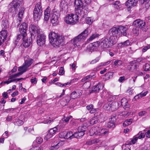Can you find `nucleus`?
Wrapping results in <instances>:
<instances>
[{"label":"nucleus","mask_w":150,"mask_h":150,"mask_svg":"<svg viewBox=\"0 0 150 150\" xmlns=\"http://www.w3.org/2000/svg\"><path fill=\"white\" fill-rule=\"evenodd\" d=\"M113 73L112 72H108L105 74V76L108 79H110L112 77Z\"/></svg>","instance_id":"obj_56"},{"label":"nucleus","mask_w":150,"mask_h":150,"mask_svg":"<svg viewBox=\"0 0 150 150\" xmlns=\"http://www.w3.org/2000/svg\"><path fill=\"white\" fill-rule=\"evenodd\" d=\"M138 67L137 64H131L130 66L128 67V68L129 69V70L132 71H134L136 70Z\"/></svg>","instance_id":"obj_41"},{"label":"nucleus","mask_w":150,"mask_h":150,"mask_svg":"<svg viewBox=\"0 0 150 150\" xmlns=\"http://www.w3.org/2000/svg\"><path fill=\"white\" fill-rule=\"evenodd\" d=\"M111 111H115L117 110L119 107L118 102H113L111 103H110Z\"/></svg>","instance_id":"obj_21"},{"label":"nucleus","mask_w":150,"mask_h":150,"mask_svg":"<svg viewBox=\"0 0 150 150\" xmlns=\"http://www.w3.org/2000/svg\"><path fill=\"white\" fill-rule=\"evenodd\" d=\"M133 25L136 27L140 28L144 31L145 32L147 30L145 22L140 19H137L134 21L133 23Z\"/></svg>","instance_id":"obj_10"},{"label":"nucleus","mask_w":150,"mask_h":150,"mask_svg":"<svg viewBox=\"0 0 150 150\" xmlns=\"http://www.w3.org/2000/svg\"><path fill=\"white\" fill-rule=\"evenodd\" d=\"M138 0H128L125 3V5L128 8H131L136 6Z\"/></svg>","instance_id":"obj_19"},{"label":"nucleus","mask_w":150,"mask_h":150,"mask_svg":"<svg viewBox=\"0 0 150 150\" xmlns=\"http://www.w3.org/2000/svg\"><path fill=\"white\" fill-rule=\"evenodd\" d=\"M117 28L119 32V37L121 35H122L124 36L126 35L127 33L126 31L128 29L127 26H120L117 27Z\"/></svg>","instance_id":"obj_15"},{"label":"nucleus","mask_w":150,"mask_h":150,"mask_svg":"<svg viewBox=\"0 0 150 150\" xmlns=\"http://www.w3.org/2000/svg\"><path fill=\"white\" fill-rule=\"evenodd\" d=\"M144 70L146 71L150 70V65L149 64L147 63L145 64Z\"/></svg>","instance_id":"obj_61"},{"label":"nucleus","mask_w":150,"mask_h":150,"mask_svg":"<svg viewBox=\"0 0 150 150\" xmlns=\"http://www.w3.org/2000/svg\"><path fill=\"white\" fill-rule=\"evenodd\" d=\"M121 105L124 108H129L130 107L127 100L126 98H124L122 99L121 101Z\"/></svg>","instance_id":"obj_23"},{"label":"nucleus","mask_w":150,"mask_h":150,"mask_svg":"<svg viewBox=\"0 0 150 150\" xmlns=\"http://www.w3.org/2000/svg\"><path fill=\"white\" fill-rule=\"evenodd\" d=\"M71 83V82H68L66 83H65L64 84L62 83H61L59 82H57L55 83V84L57 86L60 87H62L64 86H66L67 85H69Z\"/></svg>","instance_id":"obj_48"},{"label":"nucleus","mask_w":150,"mask_h":150,"mask_svg":"<svg viewBox=\"0 0 150 150\" xmlns=\"http://www.w3.org/2000/svg\"><path fill=\"white\" fill-rule=\"evenodd\" d=\"M23 45L25 47H28L30 44V41H28V40H23Z\"/></svg>","instance_id":"obj_47"},{"label":"nucleus","mask_w":150,"mask_h":150,"mask_svg":"<svg viewBox=\"0 0 150 150\" xmlns=\"http://www.w3.org/2000/svg\"><path fill=\"white\" fill-rule=\"evenodd\" d=\"M143 59L142 57L135 59L134 60L130 62V64H135L139 63L142 61Z\"/></svg>","instance_id":"obj_34"},{"label":"nucleus","mask_w":150,"mask_h":150,"mask_svg":"<svg viewBox=\"0 0 150 150\" xmlns=\"http://www.w3.org/2000/svg\"><path fill=\"white\" fill-rule=\"evenodd\" d=\"M100 45V42L97 41L90 44L87 47V51L91 52L95 50H96L98 47Z\"/></svg>","instance_id":"obj_11"},{"label":"nucleus","mask_w":150,"mask_h":150,"mask_svg":"<svg viewBox=\"0 0 150 150\" xmlns=\"http://www.w3.org/2000/svg\"><path fill=\"white\" fill-rule=\"evenodd\" d=\"M116 119L114 116L111 118L110 121L109 122L107 125V126L109 128H113L115 127V122Z\"/></svg>","instance_id":"obj_25"},{"label":"nucleus","mask_w":150,"mask_h":150,"mask_svg":"<svg viewBox=\"0 0 150 150\" xmlns=\"http://www.w3.org/2000/svg\"><path fill=\"white\" fill-rule=\"evenodd\" d=\"M84 134V133L81 132V133L77 132L74 134V138H79L81 137Z\"/></svg>","instance_id":"obj_36"},{"label":"nucleus","mask_w":150,"mask_h":150,"mask_svg":"<svg viewBox=\"0 0 150 150\" xmlns=\"http://www.w3.org/2000/svg\"><path fill=\"white\" fill-rule=\"evenodd\" d=\"M113 4L114 7L117 9H120L121 8V5L119 1L114 2Z\"/></svg>","instance_id":"obj_35"},{"label":"nucleus","mask_w":150,"mask_h":150,"mask_svg":"<svg viewBox=\"0 0 150 150\" xmlns=\"http://www.w3.org/2000/svg\"><path fill=\"white\" fill-rule=\"evenodd\" d=\"M108 35L111 37V38H113L114 37L119 36V32L118 30L117 27H115L111 28L109 31Z\"/></svg>","instance_id":"obj_13"},{"label":"nucleus","mask_w":150,"mask_h":150,"mask_svg":"<svg viewBox=\"0 0 150 150\" xmlns=\"http://www.w3.org/2000/svg\"><path fill=\"white\" fill-rule=\"evenodd\" d=\"M139 27L133 28L132 31V34H134L135 35L138 36L139 34Z\"/></svg>","instance_id":"obj_27"},{"label":"nucleus","mask_w":150,"mask_h":150,"mask_svg":"<svg viewBox=\"0 0 150 150\" xmlns=\"http://www.w3.org/2000/svg\"><path fill=\"white\" fill-rule=\"evenodd\" d=\"M85 131V129L84 127L81 126H79L78 127L77 131L78 132L80 133L83 132V133H84Z\"/></svg>","instance_id":"obj_54"},{"label":"nucleus","mask_w":150,"mask_h":150,"mask_svg":"<svg viewBox=\"0 0 150 150\" xmlns=\"http://www.w3.org/2000/svg\"><path fill=\"white\" fill-rule=\"evenodd\" d=\"M49 38L50 43L54 47L59 46L64 39V36L59 35L53 31H52L49 33Z\"/></svg>","instance_id":"obj_1"},{"label":"nucleus","mask_w":150,"mask_h":150,"mask_svg":"<svg viewBox=\"0 0 150 150\" xmlns=\"http://www.w3.org/2000/svg\"><path fill=\"white\" fill-rule=\"evenodd\" d=\"M136 137H137V139L139 138L141 139L142 138H144L145 136V134L141 132H139L137 135H135Z\"/></svg>","instance_id":"obj_51"},{"label":"nucleus","mask_w":150,"mask_h":150,"mask_svg":"<svg viewBox=\"0 0 150 150\" xmlns=\"http://www.w3.org/2000/svg\"><path fill=\"white\" fill-rule=\"evenodd\" d=\"M60 6L62 9L65 8L67 7V2L64 0H62L60 3Z\"/></svg>","instance_id":"obj_37"},{"label":"nucleus","mask_w":150,"mask_h":150,"mask_svg":"<svg viewBox=\"0 0 150 150\" xmlns=\"http://www.w3.org/2000/svg\"><path fill=\"white\" fill-rule=\"evenodd\" d=\"M144 7L146 9L149 8L150 6V0H143Z\"/></svg>","instance_id":"obj_38"},{"label":"nucleus","mask_w":150,"mask_h":150,"mask_svg":"<svg viewBox=\"0 0 150 150\" xmlns=\"http://www.w3.org/2000/svg\"><path fill=\"white\" fill-rule=\"evenodd\" d=\"M46 36L44 35L41 29L37 30V42L38 45L41 46L43 45L45 42Z\"/></svg>","instance_id":"obj_6"},{"label":"nucleus","mask_w":150,"mask_h":150,"mask_svg":"<svg viewBox=\"0 0 150 150\" xmlns=\"http://www.w3.org/2000/svg\"><path fill=\"white\" fill-rule=\"evenodd\" d=\"M31 83L34 84H35L37 83V80L35 77H32L30 80Z\"/></svg>","instance_id":"obj_63"},{"label":"nucleus","mask_w":150,"mask_h":150,"mask_svg":"<svg viewBox=\"0 0 150 150\" xmlns=\"http://www.w3.org/2000/svg\"><path fill=\"white\" fill-rule=\"evenodd\" d=\"M66 134H67L66 131L61 132L59 134V137L61 138L67 139Z\"/></svg>","instance_id":"obj_45"},{"label":"nucleus","mask_w":150,"mask_h":150,"mask_svg":"<svg viewBox=\"0 0 150 150\" xmlns=\"http://www.w3.org/2000/svg\"><path fill=\"white\" fill-rule=\"evenodd\" d=\"M24 8L23 7H22L20 10L19 11V13L18 14V23L17 25L18 26L20 24L21 21H22V18L23 16V14L24 12Z\"/></svg>","instance_id":"obj_24"},{"label":"nucleus","mask_w":150,"mask_h":150,"mask_svg":"<svg viewBox=\"0 0 150 150\" xmlns=\"http://www.w3.org/2000/svg\"><path fill=\"white\" fill-rule=\"evenodd\" d=\"M93 22V21L90 17H87L86 18V23L89 24H91Z\"/></svg>","instance_id":"obj_53"},{"label":"nucleus","mask_w":150,"mask_h":150,"mask_svg":"<svg viewBox=\"0 0 150 150\" xmlns=\"http://www.w3.org/2000/svg\"><path fill=\"white\" fill-rule=\"evenodd\" d=\"M111 62L110 61H108L106 62H104V63H102L99 66H104L106 65H108V64H110Z\"/></svg>","instance_id":"obj_62"},{"label":"nucleus","mask_w":150,"mask_h":150,"mask_svg":"<svg viewBox=\"0 0 150 150\" xmlns=\"http://www.w3.org/2000/svg\"><path fill=\"white\" fill-rule=\"evenodd\" d=\"M38 29H41L39 27L35 26L33 25H31L29 27V30L30 33L31 35V38L32 39H34L35 38L36 34L35 31H36L37 33V30Z\"/></svg>","instance_id":"obj_12"},{"label":"nucleus","mask_w":150,"mask_h":150,"mask_svg":"<svg viewBox=\"0 0 150 150\" xmlns=\"http://www.w3.org/2000/svg\"><path fill=\"white\" fill-rule=\"evenodd\" d=\"M59 143H58L56 145L51 146L50 148V150H56L59 147Z\"/></svg>","instance_id":"obj_52"},{"label":"nucleus","mask_w":150,"mask_h":150,"mask_svg":"<svg viewBox=\"0 0 150 150\" xmlns=\"http://www.w3.org/2000/svg\"><path fill=\"white\" fill-rule=\"evenodd\" d=\"M122 64V62L120 60H116L114 62V64L115 65V67H119Z\"/></svg>","instance_id":"obj_49"},{"label":"nucleus","mask_w":150,"mask_h":150,"mask_svg":"<svg viewBox=\"0 0 150 150\" xmlns=\"http://www.w3.org/2000/svg\"><path fill=\"white\" fill-rule=\"evenodd\" d=\"M75 11L76 13L81 15L83 12V5L81 0H75Z\"/></svg>","instance_id":"obj_8"},{"label":"nucleus","mask_w":150,"mask_h":150,"mask_svg":"<svg viewBox=\"0 0 150 150\" xmlns=\"http://www.w3.org/2000/svg\"><path fill=\"white\" fill-rule=\"evenodd\" d=\"M33 62V60L32 59H29L25 61L23 64L27 67H28Z\"/></svg>","instance_id":"obj_29"},{"label":"nucleus","mask_w":150,"mask_h":150,"mask_svg":"<svg viewBox=\"0 0 150 150\" xmlns=\"http://www.w3.org/2000/svg\"><path fill=\"white\" fill-rule=\"evenodd\" d=\"M89 35V30L88 28L84 31L71 40V43L74 46H77L76 43L84 41Z\"/></svg>","instance_id":"obj_2"},{"label":"nucleus","mask_w":150,"mask_h":150,"mask_svg":"<svg viewBox=\"0 0 150 150\" xmlns=\"http://www.w3.org/2000/svg\"><path fill=\"white\" fill-rule=\"evenodd\" d=\"M72 117V116L71 115L66 117L65 115H64L63 118L62 119V120L63 121H64L65 122H67L69 121L70 119Z\"/></svg>","instance_id":"obj_50"},{"label":"nucleus","mask_w":150,"mask_h":150,"mask_svg":"<svg viewBox=\"0 0 150 150\" xmlns=\"http://www.w3.org/2000/svg\"><path fill=\"white\" fill-rule=\"evenodd\" d=\"M71 96H69V95H66L64 97L65 100L66 101V102L68 103L70 100Z\"/></svg>","instance_id":"obj_59"},{"label":"nucleus","mask_w":150,"mask_h":150,"mask_svg":"<svg viewBox=\"0 0 150 150\" xmlns=\"http://www.w3.org/2000/svg\"><path fill=\"white\" fill-rule=\"evenodd\" d=\"M52 12V11H51V9L49 7H48L44 12V20L45 21H47L50 18V15Z\"/></svg>","instance_id":"obj_17"},{"label":"nucleus","mask_w":150,"mask_h":150,"mask_svg":"<svg viewBox=\"0 0 150 150\" xmlns=\"http://www.w3.org/2000/svg\"><path fill=\"white\" fill-rule=\"evenodd\" d=\"M130 42L129 40H127L123 42H121L118 44V46L121 47L127 46L130 45Z\"/></svg>","instance_id":"obj_28"},{"label":"nucleus","mask_w":150,"mask_h":150,"mask_svg":"<svg viewBox=\"0 0 150 150\" xmlns=\"http://www.w3.org/2000/svg\"><path fill=\"white\" fill-rule=\"evenodd\" d=\"M107 92L105 90H104L102 93H101V97H107Z\"/></svg>","instance_id":"obj_64"},{"label":"nucleus","mask_w":150,"mask_h":150,"mask_svg":"<svg viewBox=\"0 0 150 150\" xmlns=\"http://www.w3.org/2000/svg\"><path fill=\"white\" fill-rule=\"evenodd\" d=\"M82 94V91L77 90L71 93L70 95L71 98L74 99L79 98L81 95Z\"/></svg>","instance_id":"obj_16"},{"label":"nucleus","mask_w":150,"mask_h":150,"mask_svg":"<svg viewBox=\"0 0 150 150\" xmlns=\"http://www.w3.org/2000/svg\"><path fill=\"white\" fill-rule=\"evenodd\" d=\"M27 68H28L23 64L22 66L18 67V70L19 71L21 72L23 74L27 70Z\"/></svg>","instance_id":"obj_30"},{"label":"nucleus","mask_w":150,"mask_h":150,"mask_svg":"<svg viewBox=\"0 0 150 150\" xmlns=\"http://www.w3.org/2000/svg\"><path fill=\"white\" fill-rule=\"evenodd\" d=\"M99 36V35L97 33H94L92 34L88 39V40L89 41H91L95 38L98 37Z\"/></svg>","instance_id":"obj_44"},{"label":"nucleus","mask_w":150,"mask_h":150,"mask_svg":"<svg viewBox=\"0 0 150 150\" xmlns=\"http://www.w3.org/2000/svg\"><path fill=\"white\" fill-rule=\"evenodd\" d=\"M134 122V120L132 119H129L126 120L123 123V125L124 126L126 127L128 125H130L132 122Z\"/></svg>","instance_id":"obj_32"},{"label":"nucleus","mask_w":150,"mask_h":150,"mask_svg":"<svg viewBox=\"0 0 150 150\" xmlns=\"http://www.w3.org/2000/svg\"><path fill=\"white\" fill-rule=\"evenodd\" d=\"M103 108L106 110L111 111L110 102L105 104L103 106Z\"/></svg>","instance_id":"obj_43"},{"label":"nucleus","mask_w":150,"mask_h":150,"mask_svg":"<svg viewBox=\"0 0 150 150\" xmlns=\"http://www.w3.org/2000/svg\"><path fill=\"white\" fill-rule=\"evenodd\" d=\"M0 37L6 40L7 37V31L5 30H3L0 32Z\"/></svg>","instance_id":"obj_31"},{"label":"nucleus","mask_w":150,"mask_h":150,"mask_svg":"<svg viewBox=\"0 0 150 150\" xmlns=\"http://www.w3.org/2000/svg\"><path fill=\"white\" fill-rule=\"evenodd\" d=\"M35 141L38 144H40L43 142V139L41 137H38L36 138Z\"/></svg>","instance_id":"obj_55"},{"label":"nucleus","mask_w":150,"mask_h":150,"mask_svg":"<svg viewBox=\"0 0 150 150\" xmlns=\"http://www.w3.org/2000/svg\"><path fill=\"white\" fill-rule=\"evenodd\" d=\"M42 9L41 6V3L39 2L36 5L33 11V17L36 21L39 20L42 15Z\"/></svg>","instance_id":"obj_4"},{"label":"nucleus","mask_w":150,"mask_h":150,"mask_svg":"<svg viewBox=\"0 0 150 150\" xmlns=\"http://www.w3.org/2000/svg\"><path fill=\"white\" fill-rule=\"evenodd\" d=\"M57 128L56 127H55L50 129L49 131V132L53 136L57 131Z\"/></svg>","instance_id":"obj_46"},{"label":"nucleus","mask_w":150,"mask_h":150,"mask_svg":"<svg viewBox=\"0 0 150 150\" xmlns=\"http://www.w3.org/2000/svg\"><path fill=\"white\" fill-rule=\"evenodd\" d=\"M48 119L47 118L46 120L44 122V123L50 124L52 121L53 120L51 119L50 117H48Z\"/></svg>","instance_id":"obj_60"},{"label":"nucleus","mask_w":150,"mask_h":150,"mask_svg":"<svg viewBox=\"0 0 150 150\" xmlns=\"http://www.w3.org/2000/svg\"><path fill=\"white\" fill-rule=\"evenodd\" d=\"M66 137L67 139L69 138L70 139H71L74 138V134L71 131H69L68 132H66Z\"/></svg>","instance_id":"obj_40"},{"label":"nucleus","mask_w":150,"mask_h":150,"mask_svg":"<svg viewBox=\"0 0 150 150\" xmlns=\"http://www.w3.org/2000/svg\"><path fill=\"white\" fill-rule=\"evenodd\" d=\"M64 73V71L63 67H61L59 69V74L60 75H63Z\"/></svg>","instance_id":"obj_57"},{"label":"nucleus","mask_w":150,"mask_h":150,"mask_svg":"<svg viewBox=\"0 0 150 150\" xmlns=\"http://www.w3.org/2000/svg\"><path fill=\"white\" fill-rule=\"evenodd\" d=\"M15 125L18 126H20L22 125L23 122V121L20 119H17L16 120L15 122H14Z\"/></svg>","instance_id":"obj_42"},{"label":"nucleus","mask_w":150,"mask_h":150,"mask_svg":"<svg viewBox=\"0 0 150 150\" xmlns=\"http://www.w3.org/2000/svg\"><path fill=\"white\" fill-rule=\"evenodd\" d=\"M114 43L113 38L109 37L108 35L106 37L103 38L101 42V45L103 47L105 48H107L112 46Z\"/></svg>","instance_id":"obj_7"},{"label":"nucleus","mask_w":150,"mask_h":150,"mask_svg":"<svg viewBox=\"0 0 150 150\" xmlns=\"http://www.w3.org/2000/svg\"><path fill=\"white\" fill-rule=\"evenodd\" d=\"M98 121V117L96 116H95L91 119L90 123L91 124L93 125L97 123Z\"/></svg>","instance_id":"obj_39"},{"label":"nucleus","mask_w":150,"mask_h":150,"mask_svg":"<svg viewBox=\"0 0 150 150\" xmlns=\"http://www.w3.org/2000/svg\"><path fill=\"white\" fill-rule=\"evenodd\" d=\"M51 15L52 16L50 17L51 22L53 26H55L59 23V18L60 16V14L58 11L53 10H52Z\"/></svg>","instance_id":"obj_9"},{"label":"nucleus","mask_w":150,"mask_h":150,"mask_svg":"<svg viewBox=\"0 0 150 150\" xmlns=\"http://www.w3.org/2000/svg\"><path fill=\"white\" fill-rule=\"evenodd\" d=\"M137 137H136L135 136H134L131 140L130 142L129 143L127 144L126 143L125 144V146H128L130 145H132L134 144L137 141Z\"/></svg>","instance_id":"obj_33"},{"label":"nucleus","mask_w":150,"mask_h":150,"mask_svg":"<svg viewBox=\"0 0 150 150\" xmlns=\"http://www.w3.org/2000/svg\"><path fill=\"white\" fill-rule=\"evenodd\" d=\"M78 14L70 13L68 14L65 17L64 21L65 22L70 24L74 25L76 23L79 19Z\"/></svg>","instance_id":"obj_3"},{"label":"nucleus","mask_w":150,"mask_h":150,"mask_svg":"<svg viewBox=\"0 0 150 150\" xmlns=\"http://www.w3.org/2000/svg\"><path fill=\"white\" fill-rule=\"evenodd\" d=\"M26 35L23 36V34H21L20 33V34L18 35L16 37V40L15 44H17V42H18L19 40H24L25 39V36Z\"/></svg>","instance_id":"obj_26"},{"label":"nucleus","mask_w":150,"mask_h":150,"mask_svg":"<svg viewBox=\"0 0 150 150\" xmlns=\"http://www.w3.org/2000/svg\"><path fill=\"white\" fill-rule=\"evenodd\" d=\"M108 133V130L106 129H99L94 132L93 135L97 136H104L107 135Z\"/></svg>","instance_id":"obj_14"},{"label":"nucleus","mask_w":150,"mask_h":150,"mask_svg":"<svg viewBox=\"0 0 150 150\" xmlns=\"http://www.w3.org/2000/svg\"><path fill=\"white\" fill-rule=\"evenodd\" d=\"M2 27L4 29H6L9 26V23L8 22V17L7 16L6 18L3 17L2 18Z\"/></svg>","instance_id":"obj_22"},{"label":"nucleus","mask_w":150,"mask_h":150,"mask_svg":"<svg viewBox=\"0 0 150 150\" xmlns=\"http://www.w3.org/2000/svg\"><path fill=\"white\" fill-rule=\"evenodd\" d=\"M103 84L99 83L93 87L92 91L95 93H97L99 92L100 89L103 88Z\"/></svg>","instance_id":"obj_20"},{"label":"nucleus","mask_w":150,"mask_h":150,"mask_svg":"<svg viewBox=\"0 0 150 150\" xmlns=\"http://www.w3.org/2000/svg\"><path fill=\"white\" fill-rule=\"evenodd\" d=\"M23 2V0H13L9 5L10 8L9 11L11 12L16 13Z\"/></svg>","instance_id":"obj_5"},{"label":"nucleus","mask_w":150,"mask_h":150,"mask_svg":"<svg viewBox=\"0 0 150 150\" xmlns=\"http://www.w3.org/2000/svg\"><path fill=\"white\" fill-rule=\"evenodd\" d=\"M27 28V25L25 23H23L20 26L19 31L20 33L23 34V36L26 35Z\"/></svg>","instance_id":"obj_18"},{"label":"nucleus","mask_w":150,"mask_h":150,"mask_svg":"<svg viewBox=\"0 0 150 150\" xmlns=\"http://www.w3.org/2000/svg\"><path fill=\"white\" fill-rule=\"evenodd\" d=\"M52 136L53 135L49 132L45 137V139L47 140L51 138Z\"/></svg>","instance_id":"obj_58"}]
</instances>
